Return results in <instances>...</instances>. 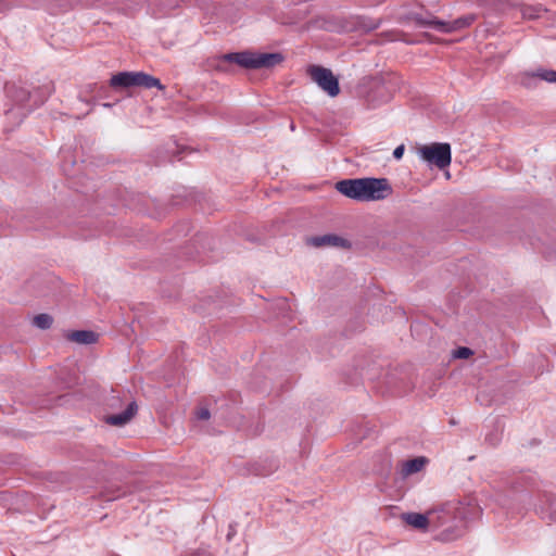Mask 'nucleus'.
<instances>
[{
  "instance_id": "obj_26",
  "label": "nucleus",
  "mask_w": 556,
  "mask_h": 556,
  "mask_svg": "<svg viewBox=\"0 0 556 556\" xmlns=\"http://www.w3.org/2000/svg\"><path fill=\"white\" fill-rule=\"evenodd\" d=\"M13 111H14L13 109H9V110H7V112H5V113H7L8 115H10V114H12V113H13Z\"/></svg>"
},
{
  "instance_id": "obj_10",
  "label": "nucleus",
  "mask_w": 556,
  "mask_h": 556,
  "mask_svg": "<svg viewBox=\"0 0 556 556\" xmlns=\"http://www.w3.org/2000/svg\"><path fill=\"white\" fill-rule=\"evenodd\" d=\"M137 409V403L135 401H131L128 403L125 410H123L119 414L106 416L105 421L112 426H124L131 420V418L136 415Z\"/></svg>"
},
{
  "instance_id": "obj_20",
  "label": "nucleus",
  "mask_w": 556,
  "mask_h": 556,
  "mask_svg": "<svg viewBox=\"0 0 556 556\" xmlns=\"http://www.w3.org/2000/svg\"><path fill=\"white\" fill-rule=\"evenodd\" d=\"M211 417V413L206 407H201L197 410V418L200 420H207Z\"/></svg>"
},
{
  "instance_id": "obj_2",
  "label": "nucleus",
  "mask_w": 556,
  "mask_h": 556,
  "mask_svg": "<svg viewBox=\"0 0 556 556\" xmlns=\"http://www.w3.org/2000/svg\"><path fill=\"white\" fill-rule=\"evenodd\" d=\"M336 189L343 195L359 202L383 200L392 193V187L387 178L343 179L336 184Z\"/></svg>"
},
{
  "instance_id": "obj_19",
  "label": "nucleus",
  "mask_w": 556,
  "mask_h": 556,
  "mask_svg": "<svg viewBox=\"0 0 556 556\" xmlns=\"http://www.w3.org/2000/svg\"><path fill=\"white\" fill-rule=\"evenodd\" d=\"M15 3H17V0H0V13L8 11Z\"/></svg>"
},
{
  "instance_id": "obj_22",
  "label": "nucleus",
  "mask_w": 556,
  "mask_h": 556,
  "mask_svg": "<svg viewBox=\"0 0 556 556\" xmlns=\"http://www.w3.org/2000/svg\"><path fill=\"white\" fill-rule=\"evenodd\" d=\"M236 523H230L227 533V541H230L236 535Z\"/></svg>"
},
{
  "instance_id": "obj_21",
  "label": "nucleus",
  "mask_w": 556,
  "mask_h": 556,
  "mask_svg": "<svg viewBox=\"0 0 556 556\" xmlns=\"http://www.w3.org/2000/svg\"><path fill=\"white\" fill-rule=\"evenodd\" d=\"M404 151H405V147H404V144H401V146L396 147V148L394 149V151H393V156H394V159H396V160L402 159V156H403V154H404Z\"/></svg>"
},
{
  "instance_id": "obj_5",
  "label": "nucleus",
  "mask_w": 556,
  "mask_h": 556,
  "mask_svg": "<svg viewBox=\"0 0 556 556\" xmlns=\"http://www.w3.org/2000/svg\"><path fill=\"white\" fill-rule=\"evenodd\" d=\"M415 21L418 25L424 27L433 28L438 31L450 34L470 26L475 21V15L469 14L458 17L452 22H445L435 17L426 18L421 15H416Z\"/></svg>"
},
{
  "instance_id": "obj_9",
  "label": "nucleus",
  "mask_w": 556,
  "mask_h": 556,
  "mask_svg": "<svg viewBox=\"0 0 556 556\" xmlns=\"http://www.w3.org/2000/svg\"><path fill=\"white\" fill-rule=\"evenodd\" d=\"M308 243L316 248L336 247V248L348 249L351 247L350 242L346 239H344L338 235H332V233L312 237L308 240Z\"/></svg>"
},
{
  "instance_id": "obj_8",
  "label": "nucleus",
  "mask_w": 556,
  "mask_h": 556,
  "mask_svg": "<svg viewBox=\"0 0 556 556\" xmlns=\"http://www.w3.org/2000/svg\"><path fill=\"white\" fill-rule=\"evenodd\" d=\"M539 80L556 83V71L539 68L536 72H523L519 74V83L525 88H536Z\"/></svg>"
},
{
  "instance_id": "obj_11",
  "label": "nucleus",
  "mask_w": 556,
  "mask_h": 556,
  "mask_svg": "<svg viewBox=\"0 0 556 556\" xmlns=\"http://www.w3.org/2000/svg\"><path fill=\"white\" fill-rule=\"evenodd\" d=\"M401 519L414 529L426 531L430 528L429 515L419 513H405L402 514Z\"/></svg>"
},
{
  "instance_id": "obj_17",
  "label": "nucleus",
  "mask_w": 556,
  "mask_h": 556,
  "mask_svg": "<svg viewBox=\"0 0 556 556\" xmlns=\"http://www.w3.org/2000/svg\"><path fill=\"white\" fill-rule=\"evenodd\" d=\"M122 396L119 394H115V391H113V394L106 400V406L110 409H118L122 407Z\"/></svg>"
},
{
  "instance_id": "obj_25",
  "label": "nucleus",
  "mask_w": 556,
  "mask_h": 556,
  "mask_svg": "<svg viewBox=\"0 0 556 556\" xmlns=\"http://www.w3.org/2000/svg\"><path fill=\"white\" fill-rule=\"evenodd\" d=\"M121 9L124 10L126 13H131L134 11V9L131 8L127 9L125 7H122Z\"/></svg>"
},
{
  "instance_id": "obj_12",
  "label": "nucleus",
  "mask_w": 556,
  "mask_h": 556,
  "mask_svg": "<svg viewBox=\"0 0 556 556\" xmlns=\"http://www.w3.org/2000/svg\"><path fill=\"white\" fill-rule=\"evenodd\" d=\"M5 91L8 98L20 106H24L30 98V92L26 88L15 84L7 85Z\"/></svg>"
},
{
  "instance_id": "obj_4",
  "label": "nucleus",
  "mask_w": 556,
  "mask_h": 556,
  "mask_svg": "<svg viewBox=\"0 0 556 556\" xmlns=\"http://www.w3.org/2000/svg\"><path fill=\"white\" fill-rule=\"evenodd\" d=\"M110 86L114 89H127L130 87H143L147 89H164L161 80L143 72H121L113 75L110 79Z\"/></svg>"
},
{
  "instance_id": "obj_13",
  "label": "nucleus",
  "mask_w": 556,
  "mask_h": 556,
  "mask_svg": "<svg viewBox=\"0 0 556 556\" xmlns=\"http://www.w3.org/2000/svg\"><path fill=\"white\" fill-rule=\"evenodd\" d=\"M428 459L425 456L415 457L413 459L402 462L401 475L403 478H407L414 473L421 471Z\"/></svg>"
},
{
  "instance_id": "obj_6",
  "label": "nucleus",
  "mask_w": 556,
  "mask_h": 556,
  "mask_svg": "<svg viewBox=\"0 0 556 556\" xmlns=\"http://www.w3.org/2000/svg\"><path fill=\"white\" fill-rule=\"evenodd\" d=\"M419 154L424 161L443 169L451 164L452 153L448 143H431L419 148Z\"/></svg>"
},
{
  "instance_id": "obj_14",
  "label": "nucleus",
  "mask_w": 556,
  "mask_h": 556,
  "mask_svg": "<svg viewBox=\"0 0 556 556\" xmlns=\"http://www.w3.org/2000/svg\"><path fill=\"white\" fill-rule=\"evenodd\" d=\"M66 338L78 344H92L98 341V334L91 330H75L67 333Z\"/></svg>"
},
{
  "instance_id": "obj_16",
  "label": "nucleus",
  "mask_w": 556,
  "mask_h": 556,
  "mask_svg": "<svg viewBox=\"0 0 556 556\" xmlns=\"http://www.w3.org/2000/svg\"><path fill=\"white\" fill-rule=\"evenodd\" d=\"M543 11L541 5H526L521 10L523 17L527 18H536Z\"/></svg>"
},
{
  "instance_id": "obj_1",
  "label": "nucleus",
  "mask_w": 556,
  "mask_h": 556,
  "mask_svg": "<svg viewBox=\"0 0 556 556\" xmlns=\"http://www.w3.org/2000/svg\"><path fill=\"white\" fill-rule=\"evenodd\" d=\"M469 508L460 502H448L428 510L430 528L442 529L438 540L450 542L460 538L466 530Z\"/></svg>"
},
{
  "instance_id": "obj_3",
  "label": "nucleus",
  "mask_w": 556,
  "mask_h": 556,
  "mask_svg": "<svg viewBox=\"0 0 556 556\" xmlns=\"http://www.w3.org/2000/svg\"><path fill=\"white\" fill-rule=\"evenodd\" d=\"M285 60L279 52L260 53L252 51L231 52L218 56L213 67L218 72L230 71L229 64H237L247 70L273 68Z\"/></svg>"
},
{
  "instance_id": "obj_15",
  "label": "nucleus",
  "mask_w": 556,
  "mask_h": 556,
  "mask_svg": "<svg viewBox=\"0 0 556 556\" xmlns=\"http://www.w3.org/2000/svg\"><path fill=\"white\" fill-rule=\"evenodd\" d=\"M33 324L39 329H49L53 324V318L49 314H38L34 317Z\"/></svg>"
},
{
  "instance_id": "obj_18",
  "label": "nucleus",
  "mask_w": 556,
  "mask_h": 556,
  "mask_svg": "<svg viewBox=\"0 0 556 556\" xmlns=\"http://www.w3.org/2000/svg\"><path fill=\"white\" fill-rule=\"evenodd\" d=\"M472 354H473L472 350L469 348H466V346L458 348V349L454 350V352H453V356L455 358H462V359L468 358Z\"/></svg>"
},
{
  "instance_id": "obj_23",
  "label": "nucleus",
  "mask_w": 556,
  "mask_h": 556,
  "mask_svg": "<svg viewBox=\"0 0 556 556\" xmlns=\"http://www.w3.org/2000/svg\"><path fill=\"white\" fill-rule=\"evenodd\" d=\"M190 556H212L207 549H198L193 552Z\"/></svg>"
},
{
  "instance_id": "obj_7",
  "label": "nucleus",
  "mask_w": 556,
  "mask_h": 556,
  "mask_svg": "<svg viewBox=\"0 0 556 556\" xmlns=\"http://www.w3.org/2000/svg\"><path fill=\"white\" fill-rule=\"evenodd\" d=\"M307 74L317 86L330 97H337L340 93L338 78L331 70L320 65H311L307 67Z\"/></svg>"
},
{
  "instance_id": "obj_24",
  "label": "nucleus",
  "mask_w": 556,
  "mask_h": 556,
  "mask_svg": "<svg viewBox=\"0 0 556 556\" xmlns=\"http://www.w3.org/2000/svg\"><path fill=\"white\" fill-rule=\"evenodd\" d=\"M485 440L489 441L492 445H495L498 441L497 438L491 435H486Z\"/></svg>"
}]
</instances>
